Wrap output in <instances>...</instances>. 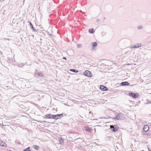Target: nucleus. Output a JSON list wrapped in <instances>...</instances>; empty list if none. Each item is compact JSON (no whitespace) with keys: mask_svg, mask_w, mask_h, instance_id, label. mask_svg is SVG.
I'll return each mask as SVG.
<instances>
[{"mask_svg":"<svg viewBox=\"0 0 151 151\" xmlns=\"http://www.w3.org/2000/svg\"><path fill=\"white\" fill-rule=\"evenodd\" d=\"M129 95L130 96L135 99L137 98L139 96V94L138 93H134L131 92L129 93Z\"/></svg>","mask_w":151,"mask_h":151,"instance_id":"4","label":"nucleus"},{"mask_svg":"<svg viewBox=\"0 0 151 151\" xmlns=\"http://www.w3.org/2000/svg\"><path fill=\"white\" fill-rule=\"evenodd\" d=\"M6 61L8 63H11L13 65H15L16 64L15 59L13 58H8Z\"/></svg>","mask_w":151,"mask_h":151,"instance_id":"2","label":"nucleus"},{"mask_svg":"<svg viewBox=\"0 0 151 151\" xmlns=\"http://www.w3.org/2000/svg\"><path fill=\"white\" fill-rule=\"evenodd\" d=\"M70 71L75 73H77L78 72V70H76L74 69H70Z\"/></svg>","mask_w":151,"mask_h":151,"instance_id":"19","label":"nucleus"},{"mask_svg":"<svg viewBox=\"0 0 151 151\" xmlns=\"http://www.w3.org/2000/svg\"><path fill=\"white\" fill-rule=\"evenodd\" d=\"M10 39H6V38H4V40L5 41L6 40H10Z\"/></svg>","mask_w":151,"mask_h":151,"instance_id":"25","label":"nucleus"},{"mask_svg":"<svg viewBox=\"0 0 151 151\" xmlns=\"http://www.w3.org/2000/svg\"><path fill=\"white\" fill-rule=\"evenodd\" d=\"M34 148L36 150H38L39 148V147L36 145H34Z\"/></svg>","mask_w":151,"mask_h":151,"instance_id":"21","label":"nucleus"},{"mask_svg":"<svg viewBox=\"0 0 151 151\" xmlns=\"http://www.w3.org/2000/svg\"><path fill=\"white\" fill-rule=\"evenodd\" d=\"M30 25L31 26V27L32 29V30L35 32L37 31V30L36 29H35L34 27L32 25V23L30 22Z\"/></svg>","mask_w":151,"mask_h":151,"instance_id":"15","label":"nucleus"},{"mask_svg":"<svg viewBox=\"0 0 151 151\" xmlns=\"http://www.w3.org/2000/svg\"><path fill=\"white\" fill-rule=\"evenodd\" d=\"M6 144L2 141H0V145L2 146H6Z\"/></svg>","mask_w":151,"mask_h":151,"instance_id":"14","label":"nucleus"},{"mask_svg":"<svg viewBox=\"0 0 151 151\" xmlns=\"http://www.w3.org/2000/svg\"><path fill=\"white\" fill-rule=\"evenodd\" d=\"M30 147H28L26 148L24 151H30L29 150Z\"/></svg>","mask_w":151,"mask_h":151,"instance_id":"23","label":"nucleus"},{"mask_svg":"<svg viewBox=\"0 0 151 151\" xmlns=\"http://www.w3.org/2000/svg\"><path fill=\"white\" fill-rule=\"evenodd\" d=\"M100 89L103 91H106L108 90V88L106 87L103 85L100 86Z\"/></svg>","mask_w":151,"mask_h":151,"instance_id":"8","label":"nucleus"},{"mask_svg":"<svg viewBox=\"0 0 151 151\" xmlns=\"http://www.w3.org/2000/svg\"><path fill=\"white\" fill-rule=\"evenodd\" d=\"M97 43L96 42H92L91 43V45H92V47L93 49H94L96 47L97 45Z\"/></svg>","mask_w":151,"mask_h":151,"instance_id":"13","label":"nucleus"},{"mask_svg":"<svg viewBox=\"0 0 151 151\" xmlns=\"http://www.w3.org/2000/svg\"><path fill=\"white\" fill-rule=\"evenodd\" d=\"M149 129V127L147 125H145L144 126L143 128V130L145 132H147Z\"/></svg>","mask_w":151,"mask_h":151,"instance_id":"10","label":"nucleus"},{"mask_svg":"<svg viewBox=\"0 0 151 151\" xmlns=\"http://www.w3.org/2000/svg\"><path fill=\"white\" fill-rule=\"evenodd\" d=\"M24 65L23 63L19 64L17 65V66L20 68H23Z\"/></svg>","mask_w":151,"mask_h":151,"instance_id":"18","label":"nucleus"},{"mask_svg":"<svg viewBox=\"0 0 151 151\" xmlns=\"http://www.w3.org/2000/svg\"><path fill=\"white\" fill-rule=\"evenodd\" d=\"M63 59H64L65 60H66V58L65 57H63Z\"/></svg>","mask_w":151,"mask_h":151,"instance_id":"26","label":"nucleus"},{"mask_svg":"<svg viewBox=\"0 0 151 151\" xmlns=\"http://www.w3.org/2000/svg\"><path fill=\"white\" fill-rule=\"evenodd\" d=\"M130 86H133V85H131Z\"/></svg>","mask_w":151,"mask_h":151,"instance_id":"28","label":"nucleus"},{"mask_svg":"<svg viewBox=\"0 0 151 151\" xmlns=\"http://www.w3.org/2000/svg\"><path fill=\"white\" fill-rule=\"evenodd\" d=\"M112 130L113 131L115 132L119 128L117 125H115L114 126H112Z\"/></svg>","mask_w":151,"mask_h":151,"instance_id":"7","label":"nucleus"},{"mask_svg":"<svg viewBox=\"0 0 151 151\" xmlns=\"http://www.w3.org/2000/svg\"><path fill=\"white\" fill-rule=\"evenodd\" d=\"M115 116L113 119L117 120H123L124 118L123 115L120 113L115 114Z\"/></svg>","mask_w":151,"mask_h":151,"instance_id":"1","label":"nucleus"},{"mask_svg":"<svg viewBox=\"0 0 151 151\" xmlns=\"http://www.w3.org/2000/svg\"><path fill=\"white\" fill-rule=\"evenodd\" d=\"M141 46V45L140 44H137L136 45H132V48H137Z\"/></svg>","mask_w":151,"mask_h":151,"instance_id":"16","label":"nucleus"},{"mask_svg":"<svg viewBox=\"0 0 151 151\" xmlns=\"http://www.w3.org/2000/svg\"><path fill=\"white\" fill-rule=\"evenodd\" d=\"M137 28L138 29H141L143 28V27L141 25H139L138 26Z\"/></svg>","mask_w":151,"mask_h":151,"instance_id":"22","label":"nucleus"},{"mask_svg":"<svg viewBox=\"0 0 151 151\" xmlns=\"http://www.w3.org/2000/svg\"><path fill=\"white\" fill-rule=\"evenodd\" d=\"M84 74L85 76L88 77H91L92 76V74L88 70H86L84 72Z\"/></svg>","mask_w":151,"mask_h":151,"instance_id":"5","label":"nucleus"},{"mask_svg":"<svg viewBox=\"0 0 151 151\" xmlns=\"http://www.w3.org/2000/svg\"><path fill=\"white\" fill-rule=\"evenodd\" d=\"M43 74H42V73H41L40 72H36L35 73V77H37L39 76H40L41 77H43Z\"/></svg>","mask_w":151,"mask_h":151,"instance_id":"6","label":"nucleus"},{"mask_svg":"<svg viewBox=\"0 0 151 151\" xmlns=\"http://www.w3.org/2000/svg\"><path fill=\"white\" fill-rule=\"evenodd\" d=\"M77 46L78 47V48L79 47H81V45L80 44H78L77 45Z\"/></svg>","mask_w":151,"mask_h":151,"instance_id":"24","label":"nucleus"},{"mask_svg":"<svg viewBox=\"0 0 151 151\" xmlns=\"http://www.w3.org/2000/svg\"><path fill=\"white\" fill-rule=\"evenodd\" d=\"M85 130L87 132H90L91 131V129L90 128L86 127L85 128Z\"/></svg>","mask_w":151,"mask_h":151,"instance_id":"12","label":"nucleus"},{"mask_svg":"<svg viewBox=\"0 0 151 151\" xmlns=\"http://www.w3.org/2000/svg\"><path fill=\"white\" fill-rule=\"evenodd\" d=\"M89 32L90 33H93L94 32V30L93 29H90L89 30Z\"/></svg>","mask_w":151,"mask_h":151,"instance_id":"17","label":"nucleus"},{"mask_svg":"<svg viewBox=\"0 0 151 151\" xmlns=\"http://www.w3.org/2000/svg\"><path fill=\"white\" fill-rule=\"evenodd\" d=\"M130 83H128V82L127 81H125L121 83L120 84V85L122 86H129V85Z\"/></svg>","mask_w":151,"mask_h":151,"instance_id":"9","label":"nucleus"},{"mask_svg":"<svg viewBox=\"0 0 151 151\" xmlns=\"http://www.w3.org/2000/svg\"><path fill=\"white\" fill-rule=\"evenodd\" d=\"M59 142L61 144H62L63 143V140L62 138L60 137L59 139Z\"/></svg>","mask_w":151,"mask_h":151,"instance_id":"20","label":"nucleus"},{"mask_svg":"<svg viewBox=\"0 0 151 151\" xmlns=\"http://www.w3.org/2000/svg\"><path fill=\"white\" fill-rule=\"evenodd\" d=\"M1 126V124H0V126Z\"/></svg>","mask_w":151,"mask_h":151,"instance_id":"29","label":"nucleus"},{"mask_svg":"<svg viewBox=\"0 0 151 151\" xmlns=\"http://www.w3.org/2000/svg\"><path fill=\"white\" fill-rule=\"evenodd\" d=\"M52 115L51 114H48L45 115V118H47V119H52Z\"/></svg>","mask_w":151,"mask_h":151,"instance_id":"11","label":"nucleus"},{"mask_svg":"<svg viewBox=\"0 0 151 151\" xmlns=\"http://www.w3.org/2000/svg\"><path fill=\"white\" fill-rule=\"evenodd\" d=\"M150 103H151L150 102Z\"/></svg>","mask_w":151,"mask_h":151,"instance_id":"30","label":"nucleus"},{"mask_svg":"<svg viewBox=\"0 0 151 151\" xmlns=\"http://www.w3.org/2000/svg\"><path fill=\"white\" fill-rule=\"evenodd\" d=\"M148 148L149 151H151V150H150V149L148 147Z\"/></svg>","mask_w":151,"mask_h":151,"instance_id":"27","label":"nucleus"},{"mask_svg":"<svg viewBox=\"0 0 151 151\" xmlns=\"http://www.w3.org/2000/svg\"><path fill=\"white\" fill-rule=\"evenodd\" d=\"M63 113L60 114H57L56 115H53L52 118L56 120L59 119L63 116Z\"/></svg>","mask_w":151,"mask_h":151,"instance_id":"3","label":"nucleus"}]
</instances>
